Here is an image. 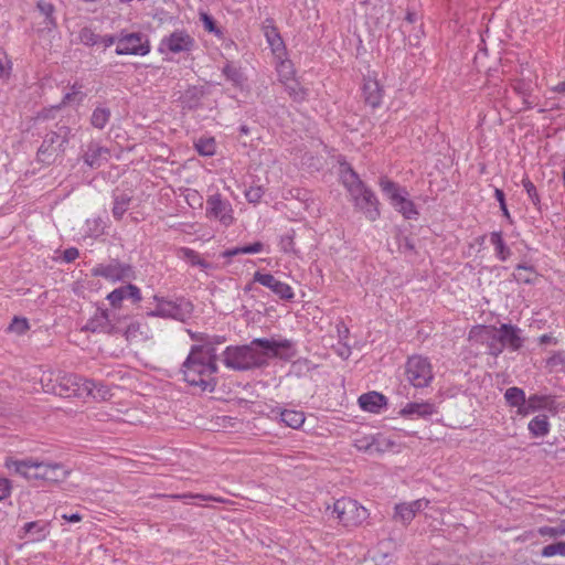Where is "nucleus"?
Returning <instances> with one entry per match:
<instances>
[{
    "instance_id": "09e8293b",
    "label": "nucleus",
    "mask_w": 565,
    "mask_h": 565,
    "mask_svg": "<svg viewBox=\"0 0 565 565\" xmlns=\"http://www.w3.org/2000/svg\"><path fill=\"white\" fill-rule=\"evenodd\" d=\"M39 470L36 475H39V479L45 480V478H54L53 476H49V472H52L54 469L51 468V462L39 461Z\"/></svg>"
},
{
    "instance_id": "bb28decb",
    "label": "nucleus",
    "mask_w": 565,
    "mask_h": 565,
    "mask_svg": "<svg viewBox=\"0 0 565 565\" xmlns=\"http://www.w3.org/2000/svg\"><path fill=\"white\" fill-rule=\"evenodd\" d=\"M131 298L132 300H139V289L132 285L124 286L120 288L115 289L111 291L107 299L109 300L110 305L114 307H117L120 305V302L126 299Z\"/></svg>"
},
{
    "instance_id": "c03bdc74",
    "label": "nucleus",
    "mask_w": 565,
    "mask_h": 565,
    "mask_svg": "<svg viewBox=\"0 0 565 565\" xmlns=\"http://www.w3.org/2000/svg\"><path fill=\"white\" fill-rule=\"evenodd\" d=\"M109 118V113L104 108H98L92 116V122L97 128H103Z\"/></svg>"
},
{
    "instance_id": "c756f323",
    "label": "nucleus",
    "mask_w": 565,
    "mask_h": 565,
    "mask_svg": "<svg viewBox=\"0 0 565 565\" xmlns=\"http://www.w3.org/2000/svg\"><path fill=\"white\" fill-rule=\"evenodd\" d=\"M529 430L535 437H543L550 431V423L546 415H537L529 423Z\"/></svg>"
},
{
    "instance_id": "3c124183",
    "label": "nucleus",
    "mask_w": 565,
    "mask_h": 565,
    "mask_svg": "<svg viewBox=\"0 0 565 565\" xmlns=\"http://www.w3.org/2000/svg\"><path fill=\"white\" fill-rule=\"evenodd\" d=\"M11 493V483L8 479L0 477V501L7 499Z\"/></svg>"
},
{
    "instance_id": "20e7f679",
    "label": "nucleus",
    "mask_w": 565,
    "mask_h": 565,
    "mask_svg": "<svg viewBox=\"0 0 565 565\" xmlns=\"http://www.w3.org/2000/svg\"><path fill=\"white\" fill-rule=\"evenodd\" d=\"M380 188L386 200H388L392 206L405 218H417L418 211L404 188L398 186L386 178L380 180Z\"/></svg>"
},
{
    "instance_id": "5fc2aeb1",
    "label": "nucleus",
    "mask_w": 565,
    "mask_h": 565,
    "mask_svg": "<svg viewBox=\"0 0 565 565\" xmlns=\"http://www.w3.org/2000/svg\"><path fill=\"white\" fill-rule=\"evenodd\" d=\"M78 257V250L75 248H70L64 252V259L66 262H72Z\"/></svg>"
},
{
    "instance_id": "ddd939ff",
    "label": "nucleus",
    "mask_w": 565,
    "mask_h": 565,
    "mask_svg": "<svg viewBox=\"0 0 565 565\" xmlns=\"http://www.w3.org/2000/svg\"><path fill=\"white\" fill-rule=\"evenodd\" d=\"M192 311V305L189 301L180 300L178 303L169 300H159L157 309L154 310L156 316L164 318H173L178 320H185Z\"/></svg>"
},
{
    "instance_id": "37998d69",
    "label": "nucleus",
    "mask_w": 565,
    "mask_h": 565,
    "mask_svg": "<svg viewBox=\"0 0 565 565\" xmlns=\"http://www.w3.org/2000/svg\"><path fill=\"white\" fill-rule=\"evenodd\" d=\"M200 20L202 21L203 28L205 31H207L209 33L215 34L218 38H222V35H223L222 30L220 28H217L214 20L209 14L201 13Z\"/></svg>"
},
{
    "instance_id": "052dcab7",
    "label": "nucleus",
    "mask_w": 565,
    "mask_h": 565,
    "mask_svg": "<svg viewBox=\"0 0 565 565\" xmlns=\"http://www.w3.org/2000/svg\"><path fill=\"white\" fill-rule=\"evenodd\" d=\"M523 184H524V188L526 189L527 193H529L530 195H532V193H533V192H534V190H535V189H534L533 183H532L531 181H529V180H524V181H523Z\"/></svg>"
},
{
    "instance_id": "e2e57ef3",
    "label": "nucleus",
    "mask_w": 565,
    "mask_h": 565,
    "mask_svg": "<svg viewBox=\"0 0 565 565\" xmlns=\"http://www.w3.org/2000/svg\"><path fill=\"white\" fill-rule=\"evenodd\" d=\"M555 90H556V92H559V93H565V82L559 83V84L555 87Z\"/></svg>"
},
{
    "instance_id": "e433bc0d",
    "label": "nucleus",
    "mask_w": 565,
    "mask_h": 565,
    "mask_svg": "<svg viewBox=\"0 0 565 565\" xmlns=\"http://www.w3.org/2000/svg\"><path fill=\"white\" fill-rule=\"evenodd\" d=\"M13 72V61L9 53L0 46V79L8 81Z\"/></svg>"
},
{
    "instance_id": "dca6fc26",
    "label": "nucleus",
    "mask_w": 565,
    "mask_h": 565,
    "mask_svg": "<svg viewBox=\"0 0 565 565\" xmlns=\"http://www.w3.org/2000/svg\"><path fill=\"white\" fill-rule=\"evenodd\" d=\"M206 214L209 217L218 220L223 225L233 223V209L230 203L222 201L218 196H211L207 200Z\"/></svg>"
},
{
    "instance_id": "79ce46f5",
    "label": "nucleus",
    "mask_w": 565,
    "mask_h": 565,
    "mask_svg": "<svg viewBox=\"0 0 565 565\" xmlns=\"http://www.w3.org/2000/svg\"><path fill=\"white\" fill-rule=\"evenodd\" d=\"M557 555L565 556V542L550 544L542 550V556L544 557H553Z\"/></svg>"
},
{
    "instance_id": "473e14b6",
    "label": "nucleus",
    "mask_w": 565,
    "mask_h": 565,
    "mask_svg": "<svg viewBox=\"0 0 565 565\" xmlns=\"http://www.w3.org/2000/svg\"><path fill=\"white\" fill-rule=\"evenodd\" d=\"M280 416L285 425L292 429L300 428L305 423V414L302 412L286 409L281 412Z\"/></svg>"
},
{
    "instance_id": "72a5a7b5",
    "label": "nucleus",
    "mask_w": 565,
    "mask_h": 565,
    "mask_svg": "<svg viewBox=\"0 0 565 565\" xmlns=\"http://www.w3.org/2000/svg\"><path fill=\"white\" fill-rule=\"evenodd\" d=\"M196 151L201 156L211 157L216 152V141L213 137H201L194 142Z\"/></svg>"
},
{
    "instance_id": "864d4df0",
    "label": "nucleus",
    "mask_w": 565,
    "mask_h": 565,
    "mask_svg": "<svg viewBox=\"0 0 565 565\" xmlns=\"http://www.w3.org/2000/svg\"><path fill=\"white\" fill-rule=\"evenodd\" d=\"M113 211H114V215L117 218H120L126 211V202H122V203L116 202Z\"/></svg>"
},
{
    "instance_id": "6e6d98bb",
    "label": "nucleus",
    "mask_w": 565,
    "mask_h": 565,
    "mask_svg": "<svg viewBox=\"0 0 565 565\" xmlns=\"http://www.w3.org/2000/svg\"><path fill=\"white\" fill-rule=\"evenodd\" d=\"M102 43L104 44L105 47H109L111 46L113 44L117 43L116 41V38L113 36V35H106L102 39Z\"/></svg>"
},
{
    "instance_id": "a211bd4d",
    "label": "nucleus",
    "mask_w": 565,
    "mask_h": 565,
    "mask_svg": "<svg viewBox=\"0 0 565 565\" xmlns=\"http://www.w3.org/2000/svg\"><path fill=\"white\" fill-rule=\"evenodd\" d=\"M180 103L184 109L195 110L201 107H212V103L207 102L205 92L199 87H189L180 97Z\"/></svg>"
},
{
    "instance_id": "c85d7f7f",
    "label": "nucleus",
    "mask_w": 565,
    "mask_h": 565,
    "mask_svg": "<svg viewBox=\"0 0 565 565\" xmlns=\"http://www.w3.org/2000/svg\"><path fill=\"white\" fill-rule=\"evenodd\" d=\"M392 553L388 544L382 543L372 551L369 565H391Z\"/></svg>"
},
{
    "instance_id": "ea45409f",
    "label": "nucleus",
    "mask_w": 565,
    "mask_h": 565,
    "mask_svg": "<svg viewBox=\"0 0 565 565\" xmlns=\"http://www.w3.org/2000/svg\"><path fill=\"white\" fill-rule=\"evenodd\" d=\"M535 277L536 275L531 267L518 266L514 271V278L520 282L531 284L535 280Z\"/></svg>"
},
{
    "instance_id": "58836bf2",
    "label": "nucleus",
    "mask_w": 565,
    "mask_h": 565,
    "mask_svg": "<svg viewBox=\"0 0 565 565\" xmlns=\"http://www.w3.org/2000/svg\"><path fill=\"white\" fill-rule=\"evenodd\" d=\"M490 239H491V243L495 247L497 256L500 259L505 260L508 258V256L510 255V250L504 246L501 234L498 232H494L491 234Z\"/></svg>"
},
{
    "instance_id": "0eeeda50",
    "label": "nucleus",
    "mask_w": 565,
    "mask_h": 565,
    "mask_svg": "<svg viewBox=\"0 0 565 565\" xmlns=\"http://www.w3.org/2000/svg\"><path fill=\"white\" fill-rule=\"evenodd\" d=\"M406 377L415 387L427 386L433 380V366L427 358L411 356L406 363Z\"/></svg>"
},
{
    "instance_id": "412c9836",
    "label": "nucleus",
    "mask_w": 565,
    "mask_h": 565,
    "mask_svg": "<svg viewBox=\"0 0 565 565\" xmlns=\"http://www.w3.org/2000/svg\"><path fill=\"white\" fill-rule=\"evenodd\" d=\"M254 279L255 281H258L263 286L273 290L282 299H291L294 297L291 287L282 281L277 280L270 274L256 273Z\"/></svg>"
},
{
    "instance_id": "49530a36",
    "label": "nucleus",
    "mask_w": 565,
    "mask_h": 565,
    "mask_svg": "<svg viewBox=\"0 0 565 565\" xmlns=\"http://www.w3.org/2000/svg\"><path fill=\"white\" fill-rule=\"evenodd\" d=\"M263 194H264V191H263L262 186H250L245 192V198L250 203H258L260 201Z\"/></svg>"
},
{
    "instance_id": "774afa93",
    "label": "nucleus",
    "mask_w": 565,
    "mask_h": 565,
    "mask_svg": "<svg viewBox=\"0 0 565 565\" xmlns=\"http://www.w3.org/2000/svg\"><path fill=\"white\" fill-rule=\"evenodd\" d=\"M547 340H550V338L547 335H543L541 338V342L544 343V342H547Z\"/></svg>"
},
{
    "instance_id": "338daca9",
    "label": "nucleus",
    "mask_w": 565,
    "mask_h": 565,
    "mask_svg": "<svg viewBox=\"0 0 565 565\" xmlns=\"http://www.w3.org/2000/svg\"><path fill=\"white\" fill-rule=\"evenodd\" d=\"M0 565H7L6 558L1 554H0Z\"/></svg>"
},
{
    "instance_id": "393cba45",
    "label": "nucleus",
    "mask_w": 565,
    "mask_h": 565,
    "mask_svg": "<svg viewBox=\"0 0 565 565\" xmlns=\"http://www.w3.org/2000/svg\"><path fill=\"white\" fill-rule=\"evenodd\" d=\"M363 96L367 104L375 107L382 100V88L376 78L367 77L363 84Z\"/></svg>"
},
{
    "instance_id": "1a4fd4ad",
    "label": "nucleus",
    "mask_w": 565,
    "mask_h": 565,
    "mask_svg": "<svg viewBox=\"0 0 565 565\" xmlns=\"http://www.w3.org/2000/svg\"><path fill=\"white\" fill-rule=\"evenodd\" d=\"M58 386L56 395L61 397H78L84 398V393L88 392L89 380L82 379L74 374H57Z\"/></svg>"
},
{
    "instance_id": "b1692460",
    "label": "nucleus",
    "mask_w": 565,
    "mask_h": 565,
    "mask_svg": "<svg viewBox=\"0 0 565 565\" xmlns=\"http://www.w3.org/2000/svg\"><path fill=\"white\" fill-rule=\"evenodd\" d=\"M435 413L434 405L429 403H408L399 411V415L406 418L426 417Z\"/></svg>"
},
{
    "instance_id": "423d86ee",
    "label": "nucleus",
    "mask_w": 565,
    "mask_h": 565,
    "mask_svg": "<svg viewBox=\"0 0 565 565\" xmlns=\"http://www.w3.org/2000/svg\"><path fill=\"white\" fill-rule=\"evenodd\" d=\"M332 513L339 523L347 527H356L369 518L367 509L358 501L348 498L337 500L332 507Z\"/></svg>"
},
{
    "instance_id": "4d7b16f0",
    "label": "nucleus",
    "mask_w": 565,
    "mask_h": 565,
    "mask_svg": "<svg viewBox=\"0 0 565 565\" xmlns=\"http://www.w3.org/2000/svg\"><path fill=\"white\" fill-rule=\"evenodd\" d=\"M65 521H68V522H73V523H76V522H79L82 520V516L79 514H71V515H67V514H63L62 516Z\"/></svg>"
},
{
    "instance_id": "69168bd1",
    "label": "nucleus",
    "mask_w": 565,
    "mask_h": 565,
    "mask_svg": "<svg viewBox=\"0 0 565 565\" xmlns=\"http://www.w3.org/2000/svg\"><path fill=\"white\" fill-rule=\"evenodd\" d=\"M501 210H502L503 215H504L505 217H510V213H509V211H508V209H507V205H505V204H504V207H501Z\"/></svg>"
},
{
    "instance_id": "2f4dec72",
    "label": "nucleus",
    "mask_w": 565,
    "mask_h": 565,
    "mask_svg": "<svg viewBox=\"0 0 565 565\" xmlns=\"http://www.w3.org/2000/svg\"><path fill=\"white\" fill-rule=\"evenodd\" d=\"M57 374L54 371L47 370L43 371L40 376V383L42 386V391L50 394H55L58 386Z\"/></svg>"
},
{
    "instance_id": "a878e982",
    "label": "nucleus",
    "mask_w": 565,
    "mask_h": 565,
    "mask_svg": "<svg viewBox=\"0 0 565 565\" xmlns=\"http://www.w3.org/2000/svg\"><path fill=\"white\" fill-rule=\"evenodd\" d=\"M49 522L34 521L25 523L23 526L24 536H28L32 541H43L49 535Z\"/></svg>"
},
{
    "instance_id": "9d476101",
    "label": "nucleus",
    "mask_w": 565,
    "mask_h": 565,
    "mask_svg": "<svg viewBox=\"0 0 565 565\" xmlns=\"http://www.w3.org/2000/svg\"><path fill=\"white\" fill-rule=\"evenodd\" d=\"M150 52L149 42L139 33L121 34L117 40L118 55H147Z\"/></svg>"
},
{
    "instance_id": "5701e85b",
    "label": "nucleus",
    "mask_w": 565,
    "mask_h": 565,
    "mask_svg": "<svg viewBox=\"0 0 565 565\" xmlns=\"http://www.w3.org/2000/svg\"><path fill=\"white\" fill-rule=\"evenodd\" d=\"M398 443L394 435L374 434L373 455L398 451Z\"/></svg>"
},
{
    "instance_id": "6e6552de",
    "label": "nucleus",
    "mask_w": 565,
    "mask_h": 565,
    "mask_svg": "<svg viewBox=\"0 0 565 565\" xmlns=\"http://www.w3.org/2000/svg\"><path fill=\"white\" fill-rule=\"evenodd\" d=\"M113 330L122 333L127 341L138 344L147 341L150 337L148 326L139 318L120 319Z\"/></svg>"
},
{
    "instance_id": "4be33fe9",
    "label": "nucleus",
    "mask_w": 565,
    "mask_h": 565,
    "mask_svg": "<svg viewBox=\"0 0 565 565\" xmlns=\"http://www.w3.org/2000/svg\"><path fill=\"white\" fill-rule=\"evenodd\" d=\"M38 11L40 15L43 18L42 24L43 26L36 28V32L39 34H43L45 32H51L56 28V21L53 15L54 7L51 3L39 1L38 2Z\"/></svg>"
},
{
    "instance_id": "8fccbe9b",
    "label": "nucleus",
    "mask_w": 565,
    "mask_h": 565,
    "mask_svg": "<svg viewBox=\"0 0 565 565\" xmlns=\"http://www.w3.org/2000/svg\"><path fill=\"white\" fill-rule=\"evenodd\" d=\"M243 254H257L264 250V245L260 242H256L243 247H239Z\"/></svg>"
},
{
    "instance_id": "39448f33",
    "label": "nucleus",
    "mask_w": 565,
    "mask_h": 565,
    "mask_svg": "<svg viewBox=\"0 0 565 565\" xmlns=\"http://www.w3.org/2000/svg\"><path fill=\"white\" fill-rule=\"evenodd\" d=\"M504 397L508 404L512 407H516V413L523 417L541 409L553 412V402L550 398L531 396L526 401L524 392L518 387L508 388Z\"/></svg>"
},
{
    "instance_id": "9b49d317",
    "label": "nucleus",
    "mask_w": 565,
    "mask_h": 565,
    "mask_svg": "<svg viewBox=\"0 0 565 565\" xmlns=\"http://www.w3.org/2000/svg\"><path fill=\"white\" fill-rule=\"evenodd\" d=\"M277 73L280 82L287 87L289 94L294 96L295 99L300 100L306 97L307 92L295 78V70L290 61H280L277 65Z\"/></svg>"
},
{
    "instance_id": "cd10ccee",
    "label": "nucleus",
    "mask_w": 565,
    "mask_h": 565,
    "mask_svg": "<svg viewBox=\"0 0 565 565\" xmlns=\"http://www.w3.org/2000/svg\"><path fill=\"white\" fill-rule=\"evenodd\" d=\"M87 391L88 392L84 393L83 399H93L96 402H102V401H108L114 396L111 388H109L108 386H106L102 383H96L93 381H89Z\"/></svg>"
},
{
    "instance_id": "4468645a",
    "label": "nucleus",
    "mask_w": 565,
    "mask_h": 565,
    "mask_svg": "<svg viewBox=\"0 0 565 565\" xmlns=\"http://www.w3.org/2000/svg\"><path fill=\"white\" fill-rule=\"evenodd\" d=\"M92 273L94 276H100L109 282H116L131 277V268L128 265L117 262L97 265L93 268Z\"/></svg>"
},
{
    "instance_id": "bf43d9fd",
    "label": "nucleus",
    "mask_w": 565,
    "mask_h": 565,
    "mask_svg": "<svg viewBox=\"0 0 565 565\" xmlns=\"http://www.w3.org/2000/svg\"><path fill=\"white\" fill-rule=\"evenodd\" d=\"M238 254H243L242 250H239V247L233 248V249H228V250L224 252L223 256L224 257H232V256H236Z\"/></svg>"
},
{
    "instance_id": "0e129e2a",
    "label": "nucleus",
    "mask_w": 565,
    "mask_h": 565,
    "mask_svg": "<svg viewBox=\"0 0 565 565\" xmlns=\"http://www.w3.org/2000/svg\"><path fill=\"white\" fill-rule=\"evenodd\" d=\"M116 412H117V414H109V415H108V416H109V419H114V420L119 419V416H118V415H119V413H121V411H120V409H116Z\"/></svg>"
},
{
    "instance_id": "7ed1b4c3",
    "label": "nucleus",
    "mask_w": 565,
    "mask_h": 565,
    "mask_svg": "<svg viewBox=\"0 0 565 565\" xmlns=\"http://www.w3.org/2000/svg\"><path fill=\"white\" fill-rule=\"evenodd\" d=\"M470 339L477 341H486L489 339H498L500 341V345H497L494 342L489 344L492 353H498L502 350V347H510L514 350L519 349L522 344V340L519 335V331L509 326H501L500 328H491V327H476L470 331Z\"/></svg>"
},
{
    "instance_id": "de8ad7c7",
    "label": "nucleus",
    "mask_w": 565,
    "mask_h": 565,
    "mask_svg": "<svg viewBox=\"0 0 565 565\" xmlns=\"http://www.w3.org/2000/svg\"><path fill=\"white\" fill-rule=\"evenodd\" d=\"M51 468L54 470L49 472V476H53L55 478H45L47 481H60L66 477V471L57 463H51Z\"/></svg>"
},
{
    "instance_id": "f03ea898",
    "label": "nucleus",
    "mask_w": 565,
    "mask_h": 565,
    "mask_svg": "<svg viewBox=\"0 0 565 565\" xmlns=\"http://www.w3.org/2000/svg\"><path fill=\"white\" fill-rule=\"evenodd\" d=\"M216 371L215 349L209 343L193 347L182 369L184 381L204 391L213 388Z\"/></svg>"
},
{
    "instance_id": "4c0bfd02",
    "label": "nucleus",
    "mask_w": 565,
    "mask_h": 565,
    "mask_svg": "<svg viewBox=\"0 0 565 565\" xmlns=\"http://www.w3.org/2000/svg\"><path fill=\"white\" fill-rule=\"evenodd\" d=\"M354 446L359 450L373 455L374 434L356 436L354 439Z\"/></svg>"
},
{
    "instance_id": "680f3d73",
    "label": "nucleus",
    "mask_w": 565,
    "mask_h": 565,
    "mask_svg": "<svg viewBox=\"0 0 565 565\" xmlns=\"http://www.w3.org/2000/svg\"><path fill=\"white\" fill-rule=\"evenodd\" d=\"M46 151H47V149H44L43 146L39 150V156H40L41 160H43V161L49 160L51 157V154L46 156Z\"/></svg>"
},
{
    "instance_id": "a19ab883",
    "label": "nucleus",
    "mask_w": 565,
    "mask_h": 565,
    "mask_svg": "<svg viewBox=\"0 0 565 565\" xmlns=\"http://www.w3.org/2000/svg\"><path fill=\"white\" fill-rule=\"evenodd\" d=\"M223 73L234 85L242 86L245 82L243 73L234 65H226Z\"/></svg>"
},
{
    "instance_id": "13d9d810",
    "label": "nucleus",
    "mask_w": 565,
    "mask_h": 565,
    "mask_svg": "<svg viewBox=\"0 0 565 565\" xmlns=\"http://www.w3.org/2000/svg\"><path fill=\"white\" fill-rule=\"evenodd\" d=\"M494 194H495L497 200L500 203V207H504L505 201H504L503 192L501 190L497 189Z\"/></svg>"
},
{
    "instance_id": "f8f14e48",
    "label": "nucleus",
    "mask_w": 565,
    "mask_h": 565,
    "mask_svg": "<svg viewBox=\"0 0 565 565\" xmlns=\"http://www.w3.org/2000/svg\"><path fill=\"white\" fill-rule=\"evenodd\" d=\"M194 40L183 31H175L162 39L159 51L161 53H182L193 49Z\"/></svg>"
},
{
    "instance_id": "7c9ffc66",
    "label": "nucleus",
    "mask_w": 565,
    "mask_h": 565,
    "mask_svg": "<svg viewBox=\"0 0 565 565\" xmlns=\"http://www.w3.org/2000/svg\"><path fill=\"white\" fill-rule=\"evenodd\" d=\"M341 178L344 186L351 195H356V193L361 192V189L364 186L358 175L349 168L343 169Z\"/></svg>"
},
{
    "instance_id": "a18cd8bd",
    "label": "nucleus",
    "mask_w": 565,
    "mask_h": 565,
    "mask_svg": "<svg viewBox=\"0 0 565 565\" xmlns=\"http://www.w3.org/2000/svg\"><path fill=\"white\" fill-rule=\"evenodd\" d=\"M539 533L543 536L547 535L550 537L565 535V523L557 526H543L539 530Z\"/></svg>"
},
{
    "instance_id": "2eb2a0df",
    "label": "nucleus",
    "mask_w": 565,
    "mask_h": 565,
    "mask_svg": "<svg viewBox=\"0 0 565 565\" xmlns=\"http://www.w3.org/2000/svg\"><path fill=\"white\" fill-rule=\"evenodd\" d=\"M351 196L369 220L374 221L380 216L379 201L372 191L363 186L361 192Z\"/></svg>"
},
{
    "instance_id": "f704fd0d",
    "label": "nucleus",
    "mask_w": 565,
    "mask_h": 565,
    "mask_svg": "<svg viewBox=\"0 0 565 565\" xmlns=\"http://www.w3.org/2000/svg\"><path fill=\"white\" fill-rule=\"evenodd\" d=\"M264 34L274 53L282 51V41L276 28L271 24L264 25Z\"/></svg>"
},
{
    "instance_id": "c9c22d12",
    "label": "nucleus",
    "mask_w": 565,
    "mask_h": 565,
    "mask_svg": "<svg viewBox=\"0 0 565 565\" xmlns=\"http://www.w3.org/2000/svg\"><path fill=\"white\" fill-rule=\"evenodd\" d=\"M107 150L104 148H100L98 146H93L89 148V150L85 154V162L89 167H99L102 163V160L107 159Z\"/></svg>"
},
{
    "instance_id": "f3484780",
    "label": "nucleus",
    "mask_w": 565,
    "mask_h": 565,
    "mask_svg": "<svg viewBox=\"0 0 565 565\" xmlns=\"http://www.w3.org/2000/svg\"><path fill=\"white\" fill-rule=\"evenodd\" d=\"M428 507L429 501L426 499L397 504L395 507L394 519L404 524H408L418 512L426 510Z\"/></svg>"
},
{
    "instance_id": "603ef678",
    "label": "nucleus",
    "mask_w": 565,
    "mask_h": 565,
    "mask_svg": "<svg viewBox=\"0 0 565 565\" xmlns=\"http://www.w3.org/2000/svg\"><path fill=\"white\" fill-rule=\"evenodd\" d=\"M10 329L17 333H23L28 329V322L25 319H14L10 326Z\"/></svg>"
},
{
    "instance_id": "aec40b11",
    "label": "nucleus",
    "mask_w": 565,
    "mask_h": 565,
    "mask_svg": "<svg viewBox=\"0 0 565 565\" xmlns=\"http://www.w3.org/2000/svg\"><path fill=\"white\" fill-rule=\"evenodd\" d=\"M360 408L367 413L380 414L387 406V398L375 391L362 394L358 398Z\"/></svg>"
},
{
    "instance_id": "f257e3e1",
    "label": "nucleus",
    "mask_w": 565,
    "mask_h": 565,
    "mask_svg": "<svg viewBox=\"0 0 565 565\" xmlns=\"http://www.w3.org/2000/svg\"><path fill=\"white\" fill-rule=\"evenodd\" d=\"M295 348L288 340L256 339L248 345L227 347L222 354L223 363L233 370H248L260 366L271 358L289 360Z\"/></svg>"
},
{
    "instance_id": "6ab92c4d",
    "label": "nucleus",
    "mask_w": 565,
    "mask_h": 565,
    "mask_svg": "<svg viewBox=\"0 0 565 565\" xmlns=\"http://www.w3.org/2000/svg\"><path fill=\"white\" fill-rule=\"evenodd\" d=\"M4 466L8 470L21 475L28 480L39 479L36 471L39 470V461L36 460H17L9 458L6 460Z\"/></svg>"
}]
</instances>
